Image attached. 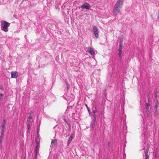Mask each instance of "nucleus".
Segmentation results:
<instances>
[{
  "mask_svg": "<svg viewBox=\"0 0 159 159\" xmlns=\"http://www.w3.org/2000/svg\"><path fill=\"white\" fill-rule=\"evenodd\" d=\"M10 23L6 21L1 20V27L2 30L5 32L8 31V27L10 25Z\"/></svg>",
  "mask_w": 159,
  "mask_h": 159,
  "instance_id": "f257e3e1",
  "label": "nucleus"
},
{
  "mask_svg": "<svg viewBox=\"0 0 159 159\" xmlns=\"http://www.w3.org/2000/svg\"><path fill=\"white\" fill-rule=\"evenodd\" d=\"M120 8L114 6L113 13L114 15L116 16L120 12Z\"/></svg>",
  "mask_w": 159,
  "mask_h": 159,
  "instance_id": "f03ea898",
  "label": "nucleus"
},
{
  "mask_svg": "<svg viewBox=\"0 0 159 159\" xmlns=\"http://www.w3.org/2000/svg\"><path fill=\"white\" fill-rule=\"evenodd\" d=\"M123 2V0H118L114 6L121 8L122 6Z\"/></svg>",
  "mask_w": 159,
  "mask_h": 159,
  "instance_id": "7ed1b4c3",
  "label": "nucleus"
},
{
  "mask_svg": "<svg viewBox=\"0 0 159 159\" xmlns=\"http://www.w3.org/2000/svg\"><path fill=\"white\" fill-rule=\"evenodd\" d=\"M93 31L95 37L96 38H98V29L96 26H94L93 27Z\"/></svg>",
  "mask_w": 159,
  "mask_h": 159,
  "instance_id": "20e7f679",
  "label": "nucleus"
},
{
  "mask_svg": "<svg viewBox=\"0 0 159 159\" xmlns=\"http://www.w3.org/2000/svg\"><path fill=\"white\" fill-rule=\"evenodd\" d=\"M81 8L82 9H89L90 8V6L89 4L88 3H85L81 6Z\"/></svg>",
  "mask_w": 159,
  "mask_h": 159,
  "instance_id": "39448f33",
  "label": "nucleus"
},
{
  "mask_svg": "<svg viewBox=\"0 0 159 159\" xmlns=\"http://www.w3.org/2000/svg\"><path fill=\"white\" fill-rule=\"evenodd\" d=\"M159 106V102L157 100V101L155 103V105L154 106V109L155 111V115H157V108Z\"/></svg>",
  "mask_w": 159,
  "mask_h": 159,
  "instance_id": "423d86ee",
  "label": "nucleus"
},
{
  "mask_svg": "<svg viewBox=\"0 0 159 159\" xmlns=\"http://www.w3.org/2000/svg\"><path fill=\"white\" fill-rule=\"evenodd\" d=\"M11 78H16L18 76V73L16 71L11 72Z\"/></svg>",
  "mask_w": 159,
  "mask_h": 159,
  "instance_id": "0eeeda50",
  "label": "nucleus"
},
{
  "mask_svg": "<svg viewBox=\"0 0 159 159\" xmlns=\"http://www.w3.org/2000/svg\"><path fill=\"white\" fill-rule=\"evenodd\" d=\"M87 51L91 55H93L95 53L94 50L91 47H89L88 48Z\"/></svg>",
  "mask_w": 159,
  "mask_h": 159,
  "instance_id": "6e6552de",
  "label": "nucleus"
},
{
  "mask_svg": "<svg viewBox=\"0 0 159 159\" xmlns=\"http://www.w3.org/2000/svg\"><path fill=\"white\" fill-rule=\"evenodd\" d=\"M39 145L38 143H37L36 144L35 147V152L36 156H37L38 152L39 151Z\"/></svg>",
  "mask_w": 159,
  "mask_h": 159,
  "instance_id": "1a4fd4ad",
  "label": "nucleus"
},
{
  "mask_svg": "<svg viewBox=\"0 0 159 159\" xmlns=\"http://www.w3.org/2000/svg\"><path fill=\"white\" fill-rule=\"evenodd\" d=\"M57 143V139H54L52 140L51 142V146L52 147H53V146H55Z\"/></svg>",
  "mask_w": 159,
  "mask_h": 159,
  "instance_id": "9d476101",
  "label": "nucleus"
},
{
  "mask_svg": "<svg viewBox=\"0 0 159 159\" xmlns=\"http://www.w3.org/2000/svg\"><path fill=\"white\" fill-rule=\"evenodd\" d=\"M75 137L74 134H71L70 137L68 141V143H67L68 145L71 142L72 139L74 138Z\"/></svg>",
  "mask_w": 159,
  "mask_h": 159,
  "instance_id": "9b49d317",
  "label": "nucleus"
},
{
  "mask_svg": "<svg viewBox=\"0 0 159 159\" xmlns=\"http://www.w3.org/2000/svg\"><path fill=\"white\" fill-rule=\"evenodd\" d=\"M4 137V135H2L0 137V148H1L2 147V139Z\"/></svg>",
  "mask_w": 159,
  "mask_h": 159,
  "instance_id": "f8f14e48",
  "label": "nucleus"
},
{
  "mask_svg": "<svg viewBox=\"0 0 159 159\" xmlns=\"http://www.w3.org/2000/svg\"><path fill=\"white\" fill-rule=\"evenodd\" d=\"M95 122H96V120H93L92 121L91 125V126L93 128H94L95 127Z\"/></svg>",
  "mask_w": 159,
  "mask_h": 159,
  "instance_id": "ddd939ff",
  "label": "nucleus"
},
{
  "mask_svg": "<svg viewBox=\"0 0 159 159\" xmlns=\"http://www.w3.org/2000/svg\"><path fill=\"white\" fill-rule=\"evenodd\" d=\"M93 113H96L97 112V108L95 107H93L92 108Z\"/></svg>",
  "mask_w": 159,
  "mask_h": 159,
  "instance_id": "4468645a",
  "label": "nucleus"
},
{
  "mask_svg": "<svg viewBox=\"0 0 159 159\" xmlns=\"http://www.w3.org/2000/svg\"><path fill=\"white\" fill-rule=\"evenodd\" d=\"M2 129H1V134L2 135H4V133L6 130V129L5 127L2 128Z\"/></svg>",
  "mask_w": 159,
  "mask_h": 159,
  "instance_id": "2eb2a0df",
  "label": "nucleus"
},
{
  "mask_svg": "<svg viewBox=\"0 0 159 159\" xmlns=\"http://www.w3.org/2000/svg\"><path fill=\"white\" fill-rule=\"evenodd\" d=\"M149 148H147V149H146L144 153H145V156H148V151H149Z\"/></svg>",
  "mask_w": 159,
  "mask_h": 159,
  "instance_id": "dca6fc26",
  "label": "nucleus"
},
{
  "mask_svg": "<svg viewBox=\"0 0 159 159\" xmlns=\"http://www.w3.org/2000/svg\"><path fill=\"white\" fill-rule=\"evenodd\" d=\"M93 113V120H96V118L97 116L96 114V113Z\"/></svg>",
  "mask_w": 159,
  "mask_h": 159,
  "instance_id": "f3484780",
  "label": "nucleus"
},
{
  "mask_svg": "<svg viewBox=\"0 0 159 159\" xmlns=\"http://www.w3.org/2000/svg\"><path fill=\"white\" fill-rule=\"evenodd\" d=\"M3 94L2 93H0V99L1 101H2L3 100V98L2 97Z\"/></svg>",
  "mask_w": 159,
  "mask_h": 159,
  "instance_id": "a211bd4d",
  "label": "nucleus"
},
{
  "mask_svg": "<svg viewBox=\"0 0 159 159\" xmlns=\"http://www.w3.org/2000/svg\"><path fill=\"white\" fill-rule=\"evenodd\" d=\"M150 104L148 103H146V109L148 108H149V107L150 106Z\"/></svg>",
  "mask_w": 159,
  "mask_h": 159,
  "instance_id": "6ab92c4d",
  "label": "nucleus"
},
{
  "mask_svg": "<svg viewBox=\"0 0 159 159\" xmlns=\"http://www.w3.org/2000/svg\"><path fill=\"white\" fill-rule=\"evenodd\" d=\"M150 112H147V115L148 117L149 118L150 116Z\"/></svg>",
  "mask_w": 159,
  "mask_h": 159,
  "instance_id": "aec40b11",
  "label": "nucleus"
},
{
  "mask_svg": "<svg viewBox=\"0 0 159 159\" xmlns=\"http://www.w3.org/2000/svg\"><path fill=\"white\" fill-rule=\"evenodd\" d=\"M154 96L155 98V101H157V95L156 93H155L154 94Z\"/></svg>",
  "mask_w": 159,
  "mask_h": 159,
  "instance_id": "412c9836",
  "label": "nucleus"
},
{
  "mask_svg": "<svg viewBox=\"0 0 159 159\" xmlns=\"http://www.w3.org/2000/svg\"><path fill=\"white\" fill-rule=\"evenodd\" d=\"M119 56L120 58L121 57V54H122V51H119Z\"/></svg>",
  "mask_w": 159,
  "mask_h": 159,
  "instance_id": "4be33fe9",
  "label": "nucleus"
},
{
  "mask_svg": "<svg viewBox=\"0 0 159 159\" xmlns=\"http://www.w3.org/2000/svg\"><path fill=\"white\" fill-rule=\"evenodd\" d=\"M38 136L37 137V138H35V141H36V143H38Z\"/></svg>",
  "mask_w": 159,
  "mask_h": 159,
  "instance_id": "5701e85b",
  "label": "nucleus"
},
{
  "mask_svg": "<svg viewBox=\"0 0 159 159\" xmlns=\"http://www.w3.org/2000/svg\"><path fill=\"white\" fill-rule=\"evenodd\" d=\"M119 47H122V42H120V45H119Z\"/></svg>",
  "mask_w": 159,
  "mask_h": 159,
  "instance_id": "b1692460",
  "label": "nucleus"
},
{
  "mask_svg": "<svg viewBox=\"0 0 159 159\" xmlns=\"http://www.w3.org/2000/svg\"><path fill=\"white\" fill-rule=\"evenodd\" d=\"M5 124L2 123V124L1 125L2 128H3L4 127H5Z\"/></svg>",
  "mask_w": 159,
  "mask_h": 159,
  "instance_id": "393cba45",
  "label": "nucleus"
},
{
  "mask_svg": "<svg viewBox=\"0 0 159 159\" xmlns=\"http://www.w3.org/2000/svg\"><path fill=\"white\" fill-rule=\"evenodd\" d=\"M122 47H119V49H118L119 51H122Z\"/></svg>",
  "mask_w": 159,
  "mask_h": 159,
  "instance_id": "a878e982",
  "label": "nucleus"
},
{
  "mask_svg": "<svg viewBox=\"0 0 159 159\" xmlns=\"http://www.w3.org/2000/svg\"><path fill=\"white\" fill-rule=\"evenodd\" d=\"M6 119H4L3 120V121H2V123H3V124H5L6 123Z\"/></svg>",
  "mask_w": 159,
  "mask_h": 159,
  "instance_id": "bb28decb",
  "label": "nucleus"
},
{
  "mask_svg": "<svg viewBox=\"0 0 159 159\" xmlns=\"http://www.w3.org/2000/svg\"><path fill=\"white\" fill-rule=\"evenodd\" d=\"M146 109V112H150V110H149V108H148L147 109Z\"/></svg>",
  "mask_w": 159,
  "mask_h": 159,
  "instance_id": "cd10ccee",
  "label": "nucleus"
},
{
  "mask_svg": "<svg viewBox=\"0 0 159 159\" xmlns=\"http://www.w3.org/2000/svg\"><path fill=\"white\" fill-rule=\"evenodd\" d=\"M145 158H144V159H149V156H145Z\"/></svg>",
  "mask_w": 159,
  "mask_h": 159,
  "instance_id": "c85d7f7f",
  "label": "nucleus"
},
{
  "mask_svg": "<svg viewBox=\"0 0 159 159\" xmlns=\"http://www.w3.org/2000/svg\"><path fill=\"white\" fill-rule=\"evenodd\" d=\"M27 128L28 129H29L30 128V126L29 125H27Z\"/></svg>",
  "mask_w": 159,
  "mask_h": 159,
  "instance_id": "c756f323",
  "label": "nucleus"
},
{
  "mask_svg": "<svg viewBox=\"0 0 159 159\" xmlns=\"http://www.w3.org/2000/svg\"><path fill=\"white\" fill-rule=\"evenodd\" d=\"M66 86L67 88V90H68L69 88V86L68 85V84H66Z\"/></svg>",
  "mask_w": 159,
  "mask_h": 159,
  "instance_id": "7c9ffc66",
  "label": "nucleus"
},
{
  "mask_svg": "<svg viewBox=\"0 0 159 159\" xmlns=\"http://www.w3.org/2000/svg\"><path fill=\"white\" fill-rule=\"evenodd\" d=\"M28 119H30L32 118V116H29L28 117Z\"/></svg>",
  "mask_w": 159,
  "mask_h": 159,
  "instance_id": "2f4dec72",
  "label": "nucleus"
},
{
  "mask_svg": "<svg viewBox=\"0 0 159 159\" xmlns=\"http://www.w3.org/2000/svg\"><path fill=\"white\" fill-rule=\"evenodd\" d=\"M87 109H88V111H89V114H90V111L89 110L88 107H87Z\"/></svg>",
  "mask_w": 159,
  "mask_h": 159,
  "instance_id": "473e14b6",
  "label": "nucleus"
},
{
  "mask_svg": "<svg viewBox=\"0 0 159 159\" xmlns=\"http://www.w3.org/2000/svg\"><path fill=\"white\" fill-rule=\"evenodd\" d=\"M0 89H2V87H1V88H0Z\"/></svg>",
  "mask_w": 159,
  "mask_h": 159,
  "instance_id": "72a5a7b5",
  "label": "nucleus"
},
{
  "mask_svg": "<svg viewBox=\"0 0 159 159\" xmlns=\"http://www.w3.org/2000/svg\"><path fill=\"white\" fill-rule=\"evenodd\" d=\"M86 107H87H87H87V105H86Z\"/></svg>",
  "mask_w": 159,
  "mask_h": 159,
  "instance_id": "f704fd0d",
  "label": "nucleus"
},
{
  "mask_svg": "<svg viewBox=\"0 0 159 159\" xmlns=\"http://www.w3.org/2000/svg\"><path fill=\"white\" fill-rule=\"evenodd\" d=\"M158 17L159 18V14H158Z\"/></svg>",
  "mask_w": 159,
  "mask_h": 159,
  "instance_id": "c9c22d12",
  "label": "nucleus"
},
{
  "mask_svg": "<svg viewBox=\"0 0 159 159\" xmlns=\"http://www.w3.org/2000/svg\"><path fill=\"white\" fill-rule=\"evenodd\" d=\"M148 101H149V99H148Z\"/></svg>",
  "mask_w": 159,
  "mask_h": 159,
  "instance_id": "e433bc0d",
  "label": "nucleus"
}]
</instances>
